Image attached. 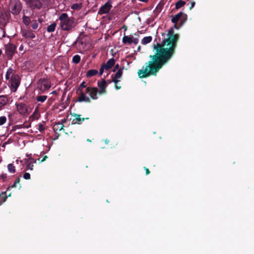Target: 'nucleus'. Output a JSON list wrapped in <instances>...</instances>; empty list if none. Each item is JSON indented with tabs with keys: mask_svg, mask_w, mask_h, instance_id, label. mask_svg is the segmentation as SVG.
Segmentation results:
<instances>
[{
	"mask_svg": "<svg viewBox=\"0 0 254 254\" xmlns=\"http://www.w3.org/2000/svg\"><path fill=\"white\" fill-rule=\"evenodd\" d=\"M167 38L161 43L154 45L155 54L150 55L151 60L145 63L142 69H138L137 74L139 78H144L149 76L156 75L163 66L167 64L174 56L179 39V35L175 34L173 28L168 30Z\"/></svg>",
	"mask_w": 254,
	"mask_h": 254,
	"instance_id": "1",
	"label": "nucleus"
},
{
	"mask_svg": "<svg viewBox=\"0 0 254 254\" xmlns=\"http://www.w3.org/2000/svg\"><path fill=\"white\" fill-rule=\"evenodd\" d=\"M59 20L60 21V27L63 31H71L76 25L74 18L69 17L66 13H62Z\"/></svg>",
	"mask_w": 254,
	"mask_h": 254,
	"instance_id": "2",
	"label": "nucleus"
},
{
	"mask_svg": "<svg viewBox=\"0 0 254 254\" xmlns=\"http://www.w3.org/2000/svg\"><path fill=\"white\" fill-rule=\"evenodd\" d=\"M88 87L84 81L82 82L78 88L77 89L76 92L78 93L79 96L77 99V101L79 102H85V103H91L90 99L89 97L87 96L85 94V90H83L84 88Z\"/></svg>",
	"mask_w": 254,
	"mask_h": 254,
	"instance_id": "3",
	"label": "nucleus"
},
{
	"mask_svg": "<svg viewBox=\"0 0 254 254\" xmlns=\"http://www.w3.org/2000/svg\"><path fill=\"white\" fill-rule=\"evenodd\" d=\"M37 87L42 91L44 93L48 91L51 87V82L47 78H42L37 81Z\"/></svg>",
	"mask_w": 254,
	"mask_h": 254,
	"instance_id": "4",
	"label": "nucleus"
},
{
	"mask_svg": "<svg viewBox=\"0 0 254 254\" xmlns=\"http://www.w3.org/2000/svg\"><path fill=\"white\" fill-rule=\"evenodd\" d=\"M11 12L14 15L19 14L22 9V4L19 0H11Z\"/></svg>",
	"mask_w": 254,
	"mask_h": 254,
	"instance_id": "5",
	"label": "nucleus"
},
{
	"mask_svg": "<svg viewBox=\"0 0 254 254\" xmlns=\"http://www.w3.org/2000/svg\"><path fill=\"white\" fill-rule=\"evenodd\" d=\"M171 21L173 23H178L180 21L179 27L182 26L186 22L188 16L187 15L183 12H180L175 16L172 15Z\"/></svg>",
	"mask_w": 254,
	"mask_h": 254,
	"instance_id": "6",
	"label": "nucleus"
},
{
	"mask_svg": "<svg viewBox=\"0 0 254 254\" xmlns=\"http://www.w3.org/2000/svg\"><path fill=\"white\" fill-rule=\"evenodd\" d=\"M20 82V77L17 74H12L10 78V88L11 90L15 92L18 86H19Z\"/></svg>",
	"mask_w": 254,
	"mask_h": 254,
	"instance_id": "7",
	"label": "nucleus"
},
{
	"mask_svg": "<svg viewBox=\"0 0 254 254\" xmlns=\"http://www.w3.org/2000/svg\"><path fill=\"white\" fill-rule=\"evenodd\" d=\"M85 94L86 93L88 94L90 97H89L90 99V100L91 101V99L92 100H97L98 98V93L99 94V89L95 87H91V86H88L85 89Z\"/></svg>",
	"mask_w": 254,
	"mask_h": 254,
	"instance_id": "8",
	"label": "nucleus"
},
{
	"mask_svg": "<svg viewBox=\"0 0 254 254\" xmlns=\"http://www.w3.org/2000/svg\"><path fill=\"white\" fill-rule=\"evenodd\" d=\"M134 35L136 37L133 38V37L124 35L122 39L123 44L130 45L133 43L134 45H137L139 42L138 38L139 35L138 32L135 33Z\"/></svg>",
	"mask_w": 254,
	"mask_h": 254,
	"instance_id": "9",
	"label": "nucleus"
},
{
	"mask_svg": "<svg viewBox=\"0 0 254 254\" xmlns=\"http://www.w3.org/2000/svg\"><path fill=\"white\" fill-rule=\"evenodd\" d=\"M97 85L99 88V95L105 94L107 93L106 88L108 86V83L105 79H101L97 82Z\"/></svg>",
	"mask_w": 254,
	"mask_h": 254,
	"instance_id": "10",
	"label": "nucleus"
},
{
	"mask_svg": "<svg viewBox=\"0 0 254 254\" xmlns=\"http://www.w3.org/2000/svg\"><path fill=\"white\" fill-rule=\"evenodd\" d=\"M112 7L111 1L109 0L99 8L98 13L99 14L107 13L109 12Z\"/></svg>",
	"mask_w": 254,
	"mask_h": 254,
	"instance_id": "11",
	"label": "nucleus"
},
{
	"mask_svg": "<svg viewBox=\"0 0 254 254\" xmlns=\"http://www.w3.org/2000/svg\"><path fill=\"white\" fill-rule=\"evenodd\" d=\"M123 69L124 67L119 68L115 74L114 78L112 79V81L115 83V88L117 90L120 89L121 88V86H118V83L120 82V80H118V79L121 78L123 74Z\"/></svg>",
	"mask_w": 254,
	"mask_h": 254,
	"instance_id": "12",
	"label": "nucleus"
},
{
	"mask_svg": "<svg viewBox=\"0 0 254 254\" xmlns=\"http://www.w3.org/2000/svg\"><path fill=\"white\" fill-rule=\"evenodd\" d=\"M30 7L32 9H40L42 6V3L39 0H28Z\"/></svg>",
	"mask_w": 254,
	"mask_h": 254,
	"instance_id": "13",
	"label": "nucleus"
},
{
	"mask_svg": "<svg viewBox=\"0 0 254 254\" xmlns=\"http://www.w3.org/2000/svg\"><path fill=\"white\" fill-rule=\"evenodd\" d=\"M70 115H71V116H73L75 118L72 120L71 123L72 125H80L82 123V122L84 121V118H81V115L80 114L73 113H71Z\"/></svg>",
	"mask_w": 254,
	"mask_h": 254,
	"instance_id": "14",
	"label": "nucleus"
},
{
	"mask_svg": "<svg viewBox=\"0 0 254 254\" xmlns=\"http://www.w3.org/2000/svg\"><path fill=\"white\" fill-rule=\"evenodd\" d=\"M16 46L13 44H8L5 48V52L7 56L10 57L11 58L13 55L14 54Z\"/></svg>",
	"mask_w": 254,
	"mask_h": 254,
	"instance_id": "15",
	"label": "nucleus"
},
{
	"mask_svg": "<svg viewBox=\"0 0 254 254\" xmlns=\"http://www.w3.org/2000/svg\"><path fill=\"white\" fill-rule=\"evenodd\" d=\"M18 112L21 115H25L28 112L27 106L24 103H19L16 104Z\"/></svg>",
	"mask_w": 254,
	"mask_h": 254,
	"instance_id": "16",
	"label": "nucleus"
},
{
	"mask_svg": "<svg viewBox=\"0 0 254 254\" xmlns=\"http://www.w3.org/2000/svg\"><path fill=\"white\" fill-rule=\"evenodd\" d=\"M21 34L25 38L33 39L35 35L33 32L30 30H23L21 31Z\"/></svg>",
	"mask_w": 254,
	"mask_h": 254,
	"instance_id": "17",
	"label": "nucleus"
},
{
	"mask_svg": "<svg viewBox=\"0 0 254 254\" xmlns=\"http://www.w3.org/2000/svg\"><path fill=\"white\" fill-rule=\"evenodd\" d=\"M64 125L62 124V123H59V122L56 123L53 126V129L54 132L56 134H59V132L61 130L64 131ZM59 134H58L59 135Z\"/></svg>",
	"mask_w": 254,
	"mask_h": 254,
	"instance_id": "18",
	"label": "nucleus"
},
{
	"mask_svg": "<svg viewBox=\"0 0 254 254\" xmlns=\"http://www.w3.org/2000/svg\"><path fill=\"white\" fill-rule=\"evenodd\" d=\"M115 64V60L114 58L109 59L106 64H102L105 67V70H108L110 69Z\"/></svg>",
	"mask_w": 254,
	"mask_h": 254,
	"instance_id": "19",
	"label": "nucleus"
},
{
	"mask_svg": "<svg viewBox=\"0 0 254 254\" xmlns=\"http://www.w3.org/2000/svg\"><path fill=\"white\" fill-rule=\"evenodd\" d=\"M20 178H19V177L17 178L15 180V182H14V183L12 185L9 186L7 188L6 190L8 191L12 188H18V189H20L21 186V184H20Z\"/></svg>",
	"mask_w": 254,
	"mask_h": 254,
	"instance_id": "20",
	"label": "nucleus"
},
{
	"mask_svg": "<svg viewBox=\"0 0 254 254\" xmlns=\"http://www.w3.org/2000/svg\"><path fill=\"white\" fill-rule=\"evenodd\" d=\"M8 103V99L6 96H0V110Z\"/></svg>",
	"mask_w": 254,
	"mask_h": 254,
	"instance_id": "21",
	"label": "nucleus"
},
{
	"mask_svg": "<svg viewBox=\"0 0 254 254\" xmlns=\"http://www.w3.org/2000/svg\"><path fill=\"white\" fill-rule=\"evenodd\" d=\"M27 162L28 164L26 166V169L28 170H32L34 167L33 164L36 163V160L32 158H30L27 160Z\"/></svg>",
	"mask_w": 254,
	"mask_h": 254,
	"instance_id": "22",
	"label": "nucleus"
},
{
	"mask_svg": "<svg viewBox=\"0 0 254 254\" xmlns=\"http://www.w3.org/2000/svg\"><path fill=\"white\" fill-rule=\"evenodd\" d=\"M6 192L7 190H6V191L0 193V205L2 204L6 200Z\"/></svg>",
	"mask_w": 254,
	"mask_h": 254,
	"instance_id": "23",
	"label": "nucleus"
},
{
	"mask_svg": "<svg viewBox=\"0 0 254 254\" xmlns=\"http://www.w3.org/2000/svg\"><path fill=\"white\" fill-rule=\"evenodd\" d=\"M98 73V71L96 69H90L86 72V76L87 77H91L94 75H96Z\"/></svg>",
	"mask_w": 254,
	"mask_h": 254,
	"instance_id": "24",
	"label": "nucleus"
},
{
	"mask_svg": "<svg viewBox=\"0 0 254 254\" xmlns=\"http://www.w3.org/2000/svg\"><path fill=\"white\" fill-rule=\"evenodd\" d=\"M152 39L151 36L144 37L141 40V43L143 45H146L150 43L152 41Z\"/></svg>",
	"mask_w": 254,
	"mask_h": 254,
	"instance_id": "25",
	"label": "nucleus"
},
{
	"mask_svg": "<svg viewBox=\"0 0 254 254\" xmlns=\"http://www.w3.org/2000/svg\"><path fill=\"white\" fill-rule=\"evenodd\" d=\"M56 23H53L47 27V30L48 32H53L55 30Z\"/></svg>",
	"mask_w": 254,
	"mask_h": 254,
	"instance_id": "26",
	"label": "nucleus"
},
{
	"mask_svg": "<svg viewBox=\"0 0 254 254\" xmlns=\"http://www.w3.org/2000/svg\"><path fill=\"white\" fill-rule=\"evenodd\" d=\"M185 4V1H183L182 0H180L176 3L175 8L176 9H179L182 6H183Z\"/></svg>",
	"mask_w": 254,
	"mask_h": 254,
	"instance_id": "27",
	"label": "nucleus"
},
{
	"mask_svg": "<svg viewBox=\"0 0 254 254\" xmlns=\"http://www.w3.org/2000/svg\"><path fill=\"white\" fill-rule=\"evenodd\" d=\"M23 22L26 25L28 26L29 25L31 20L30 18L28 16L23 15L22 17Z\"/></svg>",
	"mask_w": 254,
	"mask_h": 254,
	"instance_id": "28",
	"label": "nucleus"
},
{
	"mask_svg": "<svg viewBox=\"0 0 254 254\" xmlns=\"http://www.w3.org/2000/svg\"><path fill=\"white\" fill-rule=\"evenodd\" d=\"M7 169L11 173H14L15 172V167L12 163H10L7 165Z\"/></svg>",
	"mask_w": 254,
	"mask_h": 254,
	"instance_id": "29",
	"label": "nucleus"
},
{
	"mask_svg": "<svg viewBox=\"0 0 254 254\" xmlns=\"http://www.w3.org/2000/svg\"><path fill=\"white\" fill-rule=\"evenodd\" d=\"M47 99V96L46 95H40L36 97V100L38 102H44Z\"/></svg>",
	"mask_w": 254,
	"mask_h": 254,
	"instance_id": "30",
	"label": "nucleus"
},
{
	"mask_svg": "<svg viewBox=\"0 0 254 254\" xmlns=\"http://www.w3.org/2000/svg\"><path fill=\"white\" fill-rule=\"evenodd\" d=\"M80 57L78 55H74L72 58V62L75 64H78L80 61Z\"/></svg>",
	"mask_w": 254,
	"mask_h": 254,
	"instance_id": "31",
	"label": "nucleus"
},
{
	"mask_svg": "<svg viewBox=\"0 0 254 254\" xmlns=\"http://www.w3.org/2000/svg\"><path fill=\"white\" fill-rule=\"evenodd\" d=\"M12 72H13V70L12 69L9 68L7 70V72L6 73V75H5V78L6 79H9L10 78V75L11 74H12Z\"/></svg>",
	"mask_w": 254,
	"mask_h": 254,
	"instance_id": "32",
	"label": "nucleus"
},
{
	"mask_svg": "<svg viewBox=\"0 0 254 254\" xmlns=\"http://www.w3.org/2000/svg\"><path fill=\"white\" fill-rule=\"evenodd\" d=\"M6 121V118L5 116L0 117V126L3 125Z\"/></svg>",
	"mask_w": 254,
	"mask_h": 254,
	"instance_id": "33",
	"label": "nucleus"
},
{
	"mask_svg": "<svg viewBox=\"0 0 254 254\" xmlns=\"http://www.w3.org/2000/svg\"><path fill=\"white\" fill-rule=\"evenodd\" d=\"M38 129L41 133H43L45 130V127L42 124L38 125Z\"/></svg>",
	"mask_w": 254,
	"mask_h": 254,
	"instance_id": "34",
	"label": "nucleus"
},
{
	"mask_svg": "<svg viewBox=\"0 0 254 254\" xmlns=\"http://www.w3.org/2000/svg\"><path fill=\"white\" fill-rule=\"evenodd\" d=\"M81 8L80 4L78 3H74L71 6V8L73 9H79Z\"/></svg>",
	"mask_w": 254,
	"mask_h": 254,
	"instance_id": "35",
	"label": "nucleus"
},
{
	"mask_svg": "<svg viewBox=\"0 0 254 254\" xmlns=\"http://www.w3.org/2000/svg\"><path fill=\"white\" fill-rule=\"evenodd\" d=\"M7 178V174L5 173H2L0 175V180L1 179L4 182Z\"/></svg>",
	"mask_w": 254,
	"mask_h": 254,
	"instance_id": "36",
	"label": "nucleus"
},
{
	"mask_svg": "<svg viewBox=\"0 0 254 254\" xmlns=\"http://www.w3.org/2000/svg\"><path fill=\"white\" fill-rule=\"evenodd\" d=\"M104 70H105V67L102 64L99 71V76L102 75Z\"/></svg>",
	"mask_w": 254,
	"mask_h": 254,
	"instance_id": "37",
	"label": "nucleus"
},
{
	"mask_svg": "<svg viewBox=\"0 0 254 254\" xmlns=\"http://www.w3.org/2000/svg\"><path fill=\"white\" fill-rule=\"evenodd\" d=\"M24 179L29 180L30 179V175L29 173H25L23 175Z\"/></svg>",
	"mask_w": 254,
	"mask_h": 254,
	"instance_id": "38",
	"label": "nucleus"
},
{
	"mask_svg": "<svg viewBox=\"0 0 254 254\" xmlns=\"http://www.w3.org/2000/svg\"><path fill=\"white\" fill-rule=\"evenodd\" d=\"M31 26L33 29H36L38 28V23L36 21H35L34 23L32 24Z\"/></svg>",
	"mask_w": 254,
	"mask_h": 254,
	"instance_id": "39",
	"label": "nucleus"
},
{
	"mask_svg": "<svg viewBox=\"0 0 254 254\" xmlns=\"http://www.w3.org/2000/svg\"><path fill=\"white\" fill-rule=\"evenodd\" d=\"M119 64H117L115 65L114 68L113 69V72H115L117 70H119Z\"/></svg>",
	"mask_w": 254,
	"mask_h": 254,
	"instance_id": "40",
	"label": "nucleus"
},
{
	"mask_svg": "<svg viewBox=\"0 0 254 254\" xmlns=\"http://www.w3.org/2000/svg\"><path fill=\"white\" fill-rule=\"evenodd\" d=\"M195 2L194 1L191 2V6L190 7V9H191L195 5Z\"/></svg>",
	"mask_w": 254,
	"mask_h": 254,
	"instance_id": "41",
	"label": "nucleus"
},
{
	"mask_svg": "<svg viewBox=\"0 0 254 254\" xmlns=\"http://www.w3.org/2000/svg\"><path fill=\"white\" fill-rule=\"evenodd\" d=\"M144 170H145L146 175H149L150 173L149 170L146 167H144Z\"/></svg>",
	"mask_w": 254,
	"mask_h": 254,
	"instance_id": "42",
	"label": "nucleus"
},
{
	"mask_svg": "<svg viewBox=\"0 0 254 254\" xmlns=\"http://www.w3.org/2000/svg\"><path fill=\"white\" fill-rule=\"evenodd\" d=\"M67 122V119H63L61 120V122H59V123H62L63 125H64V124L66 122Z\"/></svg>",
	"mask_w": 254,
	"mask_h": 254,
	"instance_id": "43",
	"label": "nucleus"
},
{
	"mask_svg": "<svg viewBox=\"0 0 254 254\" xmlns=\"http://www.w3.org/2000/svg\"><path fill=\"white\" fill-rule=\"evenodd\" d=\"M48 158V156L45 155L44 156L43 158L40 161V162H43L45 161Z\"/></svg>",
	"mask_w": 254,
	"mask_h": 254,
	"instance_id": "44",
	"label": "nucleus"
},
{
	"mask_svg": "<svg viewBox=\"0 0 254 254\" xmlns=\"http://www.w3.org/2000/svg\"><path fill=\"white\" fill-rule=\"evenodd\" d=\"M8 191H7V192H6V196H7V198L8 197H10L11 196V193L10 192V193H8Z\"/></svg>",
	"mask_w": 254,
	"mask_h": 254,
	"instance_id": "45",
	"label": "nucleus"
},
{
	"mask_svg": "<svg viewBox=\"0 0 254 254\" xmlns=\"http://www.w3.org/2000/svg\"><path fill=\"white\" fill-rule=\"evenodd\" d=\"M174 27L176 29H178L179 28V27L177 26V23H174Z\"/></svg>",
	"mask_w": 254,
	"mask_h": 254,
	"instance_id": "46",
	"label": "nucleus"
},
{
	"mask_svg": "<svg viewBox=\"0 0 254 254\" xmlns=\"http://www.w3.org/2000/svg\"><path fill=\"white\" fill-rule=\"evenodd\" d=\"M52 94H57V91L56 90L55 91H53L52 93H51Z\"/></svg>",
	"mask_w": 254,
	"mask_h": 254,
	"instance_id": "47",
	"label": "nucleus"
},
{
	"mask_svg": "<svg viewBox=\"0 0 254 254\" xmlns=\"http://www.w3.org/2000/svg\"><path fill=\"white\" fill-rule=\"evenodd\" d=\"M123 28L125 29V30H127V26L124 25V26H123Z\"/></svg>",
	"mask_w": 254,
	"mask_h": 254,
	"instance_id": "48",
	"label": "nucleus"
},
{
	"mask_svg": "<svg viewBox=\"0 0 254 254\" xmlns=\"http://www.w3.org/2000/svg\"><path fill=\"white\" fill-rule=\"evenodd\" d=\"M109 142V140H108V139H106L105 140V143L106 144H108Z\"/></svg>",
	"mask_w": 254,
	"mask_h": 254,
	"instance_id": "49",
	"label": "nucleus"
},
{
	"mask_svg": "<svg viewBox=\"0 0 254 254\" xmlns=\"http://www.w3.org/2000/svg\"><path fill=\"white\" fill-rule=\"evenodd\" d=\"M19 50H22L23 49V46L22 45H21L20 47H19Z\"/></svg>",
	"mask_w": 254,
	"mask_h": 254,
	"instance_id": "50",
	"label": "nucleus"
},
{
	"mask_svg": "<svg viewBox=\"0 0 254 254\" xmlns=\"http://www.w3.org/2000/svg\"><path fill=\"white\" fill-rule=\"evenodd\" d=\"M84 118V121H85V120H88V119H89V118H88V117H87V118Z\"/></svg>",
	"mask_w": 254,
	"mask_h": 254,
	"instance_id": "51",
	"label": "nucleus"
},
{
	"mask_svg": "<svg viewBox=\"0 0 254 254\" xmlns=\"http://www.w3.org/2000/svg\"><path fill=\"white\" fill-rule=\"evenodd\" d=\"M87 141H88V142H91V140L90 139H87Z\"/></svg>",
	"mask_w": 254,
	"mask_h": 254,
	"instance_id": "52",
	"label": "nucleus"
},
{
	"mask_svg": "<svg viewBox=\"0 0 254 254\" xmlns=\"http://www.w3.org/2000/svg\"><path fill=\"white\" fill-rule=\"evenodd\" d=\"M139 49H140V46H139L138 48V50H139Z\"/></svg>",
	"mask_w": 254,
	"mask_h": 254,
	"instance_id": "53",
	"label": "nucleus"
}]
</instances>
